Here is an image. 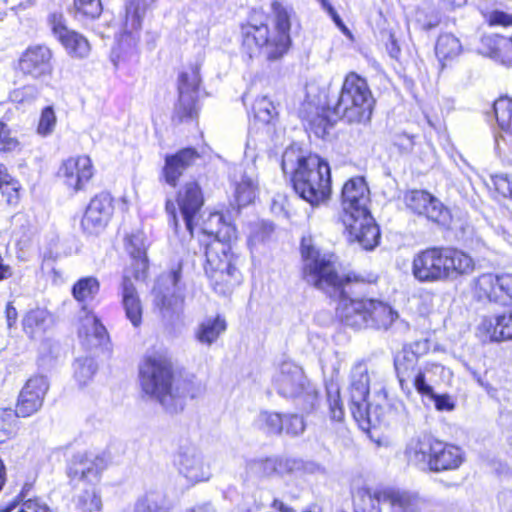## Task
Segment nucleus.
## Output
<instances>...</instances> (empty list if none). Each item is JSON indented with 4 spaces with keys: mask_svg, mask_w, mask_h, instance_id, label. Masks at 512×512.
I'll use <instances>...</instances> for the list:
<instances>
[{
    "mask_svg": "<svg viewBox=\"0 0 512 512\" xmlns=\"http://www.w3.org/2000/svg\"><path fill=\"white\" fill-rule=\"evenodd\" d=\"M205 204L203 189L198 181L184 183L175 193L174 199L165 201V211L175 229L179 226V215L189 235L196 237L203 252L202 264L211 289L219 295H229L244 281L242 259L234 249L238 231L227 222L220 211H211L200 217Z\"/></svg>",
    "mask_w": 512,
    "mask_h": 512,
    "instance_id": "nucleus-1",
    "label": "nucleus"
},
{
    "mask_svg": "<svg viewBox=\"0 0 512 512\" xmlns=\"http://www.w3.org/2000/svg\"><path fill=\"white\" fill-rule=\"evenodd\" d=\"M299 253L301 280L335 301L336 312L346 324L388 329L396 321L398 314L387 303L354 297L378 283L377 273H341L338 256L334 252L322 251L310 235L301 238Z\"/></svg>",
    "mask_w": 512,
    "mask_h": 512,
    "instance_id": "nucleus-2",
    "label": "nucleus"
},
{
    "mask_svg": "<svg viewBox=\"0 0 512 512\" xmlns=\"http://www.w3.org/2000/svg\"><path fill=\"white\" fill-rule=\"evenodd\" d=\"M300 27L294 7L285 0H272L269 10L251 8L238 25L242 57H262L268 63L281 61L293 48V27Z\"/></svg>",
    "mask_w": 512,
    "mask_h": 512,
    "instance_id": "nucleus-3",
    "label": "nucleus"
},
{
    "mask_svg": "<svg viewBox=\"0 0 512 512\" xmlns=\"http://www.w3.org/2000/svg\"><path fill=\"white\" fill-rule=\"evenodd\" d=\"M141 392L163 407L182 410L188 400L202 398L205 385L194 375L182 377L172 357L165 351H155L142 357L138 366Z\"/></svg>",
    "mask_w": 512,
    "mask_h": 512,
    "instance_id": "nucleus-4",
    "label": "nucleus"
},
{
    "mask_svg": "<svg viewBox=\"0 0 512 512\" xmlns=\"http://www.w3.org/2000/svg\"><path fill=\"white\" fill-rule=\"evenodd\" d=\"M376 103L368 80L355 71H349L344 75L335 103L317 106L307 116L308 130L316 137L324 138L338 120L348 124H368Z\"/></svg>",
    "mask_w": 512,
    "mask_h": 512,
    "instance_id": "nucleus-5",
    "label": "nucleus"
},
{
    "mask_svg": "<svg viewBox=\"0 0 512 512\" xmlns=\"http://www.w3.org/2000/svg\"><path fill=\"white\" fill-rule=\"evenodd\" d=\"M339 220L349 242L359 244L364 250L375 249L381 241V231L369 210L370 189L363 176L349 178L340 194Z\"/></svg>",
    "mask_w": 512,
    "mask_h": 512,
    "instance_id": "nucleus-6",
    "label": "nucleus"
},
{
    "mask_svg": "<svg viewBox=\"0 0 512 512\" xmlns=\"http://www.w3.org/2000/svg\"><path fill=\"white\" fill-rule=\"evenodd\" d=\"M470 291L478 303L510 307L484 317L479 329L492 342L512 341V273H482L472 281Z\"/></svg>",
    "mask_w": 512,
    "mask_h": 512,
    "instance_id": "nucleus-7",
    "label": "nucleus"
},
{
    "mask_svg": "<svg viewBox=\"0 0 512 512\" xmlns=\"http://www.w3.org/2000/svg\"><path fill=\"white\" fill-rule=\"evenodd\" d=\"M475 268L473 257L455 246H426L411 259V275L419 283L458 279L473 273Z\"/></svg>",
    "mask_w": 512,
    "mask_h": 512,
    "instance_id": "nucleus-8",
    "label": "nucleus"
},
{
    "mask_svg": "<svg viewBox=\"0 0 512 512\" xmlns=\"http://www.w3.org/2000/svg\"><path fill=\"white\" fill-rule=\"evenodd\" d=\"M369 375L367 372L354 375L349 385V409L358 427L364 432L386 425L398 416L393 399L382 389L374 394L368 403Z\"/></svg>",
    "mask_w": 512,
    "mask_h": 512,
    "instance_id": "nucleus-9",
    "label": "nucleus"
},
{
    "mask_svg": "<svg viewBox=\"0 0 512 512\" xmlns=\"http://www.w3.org/2000/svg\"><path fill=\"white\" fill-rule=\"evenodd\" d=\"M405 455L409 464L433 474L454 472L466 460L460 446L431 433L413 438L406 446Z\"/></svg>",
    "mask_w": 512,
    "mask_h": 512,
    "instance_id": "nucleus-10",
    "label": "nucleus"
},
{
    "mask_svg": "<svg viewBox=\"0 0 512 512\" xmlns=\"http://www.w3.org/2000/svg\"><path fill=\"white\" fill-rule=\"evenodd\" d=\"M290 181L295 193L311 206H319L332 193L330 165L317 153L308 152L296 157Z\"/></svg>",
    "mask_w": 512,
    "mask_h": 512,
    "instance_id": "nucleus-11",
    "label": "nucleus"
},
{
    "mask_svg": "<svg viewBox=\"0 0 512 512\" xmlns=\"http://www.w3.org/2000/svg\"><path fill=\"white\" fill-rule=\"evenodd\" d=\"M54 62L55 54L50 46L33 44L20 54L14 69L24 78L40 80L47 87L54 88L65 78L63 67H55Z\"/></svg>",
    "mask_w": 512,
    "mask_h": 512,
    "instance_id": "nucleus-12",
    "label": "nucleus"
},
{
    "mask_svg": "<svg viewBox=\"0 0 512 512\" xmlns=\"http://www.w3.org/2000/svg\"><path fill=\"white\" fill-rule=\"evenodd\" d=\"M202 78L196 63L185 67L177 79V100L174 103L172 121L177 124L197 121Z\"/></svg>",
    "mask_w": 512,
    "mask_h": 512,
    "instance_id": "nucleus-13",
    "label": "nucleus"
},
{
    "mask_svg": "<svg viewBox=\"0 0 512 512\" xmlns=\"http://www.w3.org/2000/svg\"><path fill=\"white\" fill-rule=\"evenodd\" d=\"M404 204L413 214L423 217L442 230H450L454 223L451 209L424 189H411L404 193Z\"/></svg>",
    "mask_w": 512,
    "mask_h": 512,
    "instance_id": "nucleus-14",
    "label": "nucleus"
},
{
    "mask_svg": "<svg viewBox=\"0 0 512 512\" xmlns=\"http://www.w3.org/2000/svg\"><path fill=\"white\" fill-rule=\"evenodd\" d=\"M96 175V167L88 154L70 155L62 159L55 172L57 181L70 193L86 190Z\"/></svg>",
    "mask_w": 512,
    "mask_h": 512,
    "instance_id": "nucleus-15",
    "label": "nucleus"
},
{
    "mask_svg": "<svg viewBox=\"0 0 512 512\" xmlns=\"http://www.w3.org/2000/svg\"><path fill=\"white\" fill-rule=\"evenodd\" d=\"M394 367L399 386L405 395L412 390L430 393L431 385L426 382L425 371L419 365V355L410 347H403L394 358Z\"/></svg>",
    "mask_w": 512,
    "mask_h": 512,
    "instance_id": "nucleus-16",
    "label": "nucleus"
},
{
    "mask_svg": "<svg viewBox=\"0 0 512 512\" xmlns=\"http://www.w3.org/2000/svg\"><path fill=\"white\" fill-rule=\"evenodd\" d=\"M117 200L109 191L94 194L80 219V228L88 236H98L110 224Z\"/></svg>",
    "mask_w": 512,
    "mask_h": 512,
    "instance_id": "nucleus-17",
    "label": "nucleus"
},
{
    "mask_svg": "<svg viewBox=\"0 0 512 512\" xmlns=\"http://www.w3.org/2000/svg\"><path fill=\"white\" fill-rule=\"evenodd\" d=\"M110 464L109 457L103 453L92 455L88 452L74 453L66 463V475L70 483L77 485H95L100 482L102 473Z\"/></svg>",
    "mask_w": 512,
    "mask_h": 512,
    "instance_id": "nucleus-18",
    "label": "nucleus"
},
{
    "mask_svg": "<svg viewBox=\"0 0 512 512\" xmlns=\"http://www.w3.org/2000/svg\"><path fill=\"white\" fill-rule=\"evenodd\" d=\"M48 24L51 32L64 48L67 55L72 59L85 60L92 51V46L88 38L77 30L70 29L62 13L54 12L48 16Z\"/></svg>",
    "mask_w": 512,
    "mask_h": 512,
    "instance_id": "nucleus-19",
    "label": "nucleus"
},
{
    "mask_svg": "<svg viewBox=\"0 0 512 512\" xmlns=\"http://www.w3.org/2000/svg\"><path fill=\"white\" fill-rule=\"evenodd\" d=\"M49 389L50 382L43 374L36 373L26 379L15 403L21 418L31 417L41 410Z\"/></svg>",
    "mask_w": 512,
    "mask_h": 512,
    "instance_id": "nucleus-20",
    "label": "nucleus"
},
{
    "mask_svg": "<svg viewBox=\"0 0 512 512\" xmlns=\"http://www.w3.org/2000/svg\"><path fill=\"white\" fill-rule=\"evenodd\" d=\"M259 429L267 435L298 436L304 432L306 424L303 417L296 413L263 411L258 418Z\"/></svg>",
    "mask_w": 512,
    "mask_h": 512,
    "instance_id": "nucleus-21",
    "label": "nucleus"
},
{
    "mask_svg": "<svg viewBox=\"0 0 512 512\" xmlns=\"http://www.w3.org/2000/svg\"><path fill=\"white\" fill-rule=\"evenodd\" d=\"M309 380L304 370L292 362H283L273 379L277 392L286 398H295L303 395L309 387Z\"/></svg>",
    "mask_w": 512,
    "mask_h": 512,
    "instance_id": "nucleus-22",
    "label": "nucleus"
},
{
    "mask_svg": "<svg viewBox=\"0 0 512 512\" xmlns=\"http://www.w3.org/2000/svg\"><path fill=\"white\" fill-rule=\"evenodd\" d=\"M200 157L201 154L194 147L181 148L174 153L167 154L161 170V176L165 183L176 187L184 172L193 166Z\"/></svg>",
    "mask_w": 512,
    "mask_h": 512,
    "instance_id": "nucleus-23",
    "label": "nucleus"
},
{
    "mask_svg": "<svg viewBox=\"0 0 512 512\" xmlns=\"http://www.w3.org/2000/svg\"><path fill=\"white\" fill-rule=\"evenodd\" d=\"M386 505L390 512H422L428 500L418 492L393 486H384Z\"/></svg>",
    "mask_w": 512,
    "mask_h": 512,
    "instance_id": "nucleus-24",
    "label": "nucleus"
},
{
    "mask_svg": "<svg viewBox=\"0 0 512 512\" xmlns=\"http://www.w3.org/2000/svg\"><path fill=\"white\" fill-rule=\"evenodd\" d=\"M351 498L353 512H383V505H386L384 486L356 487Z\"/></svg>",
    "mask_w": 512,
    "mask_h": 512,
    "instance_id": "nucleus-25",
    "label": "nucleus"
},
{
    "mask_svg": "<svg viewBox=\"0 0 512 512\" xmlns=\"http://www.w3.org/2000/svg\"><path fill=\"white\" fill-rule=\"evenodd\" d=\"M481 52L504 64L512 67V34L504 36L500 33L483 35L480 38Z\"/></svg>",
    "mask_w": 512,
    "mask_h": 512,
    "instance_id": "nucleus-26",
    "label": "nucleus"
},
{
    "mask_svg": "<svg viewBox=\"0 0 512 512\" xmlns=\"http://www.w3.org/2000/svg\"><path fill=\"white\" fill-rule=\"evenodd\" d=\"M53 321V314L47 308L37 306L28 309L23 314L21 319L22 331L30 340H35L49 330Z\"/></svg>",
    "mask_w": 512,
    "mask_h": 512,
    "instance_id": "nucleus-27",
    "label": "nucleus"
},
{
    "mask_svg": "<svg viewBox=\"0 0 512 512\" xmlns=\"http://www.w3.org/2000/svg\"><path fill=\"white\" fill-rule=\"evenodd\" d=\"M100 282L95 276L79 278L71 287V294L82 312L92 314V308L100 292Z\"/></svg>",
    "mask_w": 512,
    "mask_h": 512,
    "instance_id": "nucleus-28",
    "label": "nucleus"
},
{
    "mask_svg": "<svg viewBox=\"0 0 512 512\" xmlns=\"http://www.w3.org/2000/svg\"><path fill=\"white\" fill-rule=\"evenodd\" d=\"M154 306L163 319L174 321L179 319L184 311L185 296L178 292H158L154 299Z\"/></svg>",
    "mask_w": 512,
    "mask_h": 512,
    "instance_id": "nucleus-29",
    "label": "nucleus"
},
{
    "mask_svg": "<svg viewBox=\"0 0 512 512\" xmlns=\"http://www.w3.org/2000/svg\"><path fill=\"white\" fill-rule=\"evenodd\" d=\"M463 47L460 40L452 33H441L435 44V54L441 67L451 66L461 55Z\"/></svg>",
    "mask_w": 512,
    "mask_h": 512,
    "instance_id": "nucleus-30",
    "label": "nucleus"
},
{
    "mask_svg": "<svg viewBox=\"0 0 512 512\" xmlns=\"http://www.w3.org/2000/svg\"><path fill=\"white\" fill-rule=\"evenodd\" d=\"M24 188L20 180L9 172L4 163H0V194L8 206L20 203Z\"/></svg>",
    "mask_w": 512,
    "mask_h": 512,
    "instance_id": "nucleus-31",
    "label": "nucleus"
},
{
    "mask_svg": "<svg viewBox=\"0 0 512 512\" xmlns=\"http://www.w3.org/2000/svg\"><path fill=\"white\" fill-rule=\"evenodd\" d=\"M121 296L126 318L134 327H139L143 321V305L135 286H121Z\"/></svg>",
    "mask_w": 512,
    "mask_h": 512,
    "instance_id": "nucleus-32",
    "label": "nucleus"
},
{
    "mask_svg": "<svg viewBox=\"0 0 512 512\" xmlns=\"http://www.w3.org/2000/svg\"><path fill=\"white\" fill-rule=\"evenodd\" d=\"M24 150V143L17 132L4 120L0 119V157L11 159Z\"/></svg>",
    "mask_w": 512,
    "mask_h": 512,
    "instance_id": "nucleus-33",
    "label": "nucleus"
},
{
    "mask_svg": "<svg viewBox=\"0 0 512 512\" xmlns=\"http://www.w3.org/2000/svg\"><path fill=\"white\" fill-rule=\"evenodd\" d=\"M484 23L490 28H512V8L500 2H493L490 7L480 10Z\"/></svg>",
    "mask_w": 512,
    "mask_h": 512,
    "instance_id": "nucleus-34",
    "label": "nucleus"
},
{
    "mask_svg": "<svg viewBox=\"0 0 512 512\" xmlns=\"http://www.w3.org/2000/svg\"><path fill=\"white\" fill-rule=\"evenodd\" d=\"M150 261L148 255L130 256L129 263L123 269L121 286L134 285L136 282H145L149 277Z\"/></svg>",
    "mask_w": 512,
    "mask_h": 512,
    "instance_id": "nucleus-35",
    "label": "nucleus"
},
{
    "mask_svg": "<svg viewBox=\"0 0 512 512\" xmlns=\"http://www.w3.org/2000/svg\"><path fill=\"white\" fill-rule=\"evenodd\" d=\"M103 10L102 0H72L69 12L75 20L93 22L101 17Z\"/></svg>",
    "mask_w": 512,
    "mask_h": 512,
    "instance_id": "nucleus-36",
    "label": "nucleus"
},
{
    "mask_svg": "<svg viewBox=\"0 0 512 512\" xmlns=\"http://www.w3.org/2000/svg\"><path fill=\"white\" fill-rule=\"evenodd\" d=\"M179 465L180 471L193 483L209 479L208 466L197 455H181Z\"/></svg>",
    "mask_w": 512,
    "mask_h": 512,
    "instance_id": "nucleus-37",
    "label": "nucleus"
},
{
    "mask_svg": "<svg viewBox=\"0 0 512 512\" xmlns=\"http://www.w3.org/2000/svg\"><path fill=\"white\" fill-rule=\"evenodd\" d=\"M492 108L499 129L512 137V97L500 95L494 100Z\"/></svg>",
    "mask_w": 512,
    "mask_h": 512,
    "instance_id": "nucleus-38",
    "label": "nucleus"
},
{
    "mask_svg": "<svg viewBox=\"0 0 512 512\" xmlns=\"http://www.w3.org/2000/svg\"><path fill=\"white\" fill-rule=\"evenodd\" d=\"M227 323L223 316L216 315L213 318L203 320L196 331V338L201 343L212 344L226 330Z\"/></svg>",
    "mask_w": 512,
    "mask_h": 512,
    "instance_id": "nucleus-39",
    "label": "nucleus"
},
{
    "mask_svg": "<svg viewBox=\"0 0 512 512\" xmlns=\"http://www.w3.org/2000/svg\"><path fill=\"white\" fill-rule=\"evenodd\" d=\"M171 506L165 494L157 490L145 492L140 496L134 507V512H168Z\"/></svg>",
    "mask_w": 512,
    "mask_h": 512,
    "instance_id": "nucleus-40",
    "label": "nucleus"
},
{
    "mask_svg": "<svg viewBox=\"0 0 512 512\" xmlns=\"http://www.w3.org/2000/svg\"><path fill=\"white\" fill-rule=\"evenodd\" d=\"M144 12L145 9L139 0H128L126 2L122 23L125 33L132 34L141 30Z\"/></svg>",
    "mask_w": 512,
    "mask_h": 512,
    "instance_id": "nucleus-41",
    "label": "nucleus"
},
{
    "mask_svg": "<svg viewBox=\"0 0 512 512\" xmlns=\"http://www.w3.org/2000/svg\"><path fill=\"white\" fill-rule=\"evenodd\" d=\"M75 507L79 512H101L103 509L100 492L95 489H85L78 495Z\"/></svg>",
    "mask_w": 512,
    "mask_h": 512,
    "instance_id": "nucleus-42",
    "label": "nucleus"
},
{
    "mask_svg": "<svg viewBox=\"0 0 512 512\" xmlns=\"http://www.w3.org/2000/svg\"><path fill=\"white\" fill-rule=\"evenodd\" d=\"M252 113L254 118L263 124L270 123L278 115L275 105L267 96H260L254 100Z\"/></svg>",
    "mask_w": 512,
    "mask_h": 512,
    "instance_id": "nucleus-43",
    "label": "nucleus"
},
{
    "mask_svg": "<svg viewBox=\"0 0 512 512\" xmlns=\"http://www.w3.org/2000/svg\"><path fill=\"white\" fill-rule=\"evenodd\" d=\"M21 417L18 408H0V438L2 441L10 439L17 430V419Z\"/></svg>",
    "mask_w": 512,
    "mask_h": 512,
    "instance_id": "nucleus-44",
    "label": "nucleus"
},
{
    "mask_svg": "<svg viewBox=\"0 0 512 512\" xmlns=\"http://www.w3.org/2000/svg\"><path fill=\"white\" fill-rule=\"evenodd\" d=\"M123 245L129 257L148 255V246L145 243V236L140 230L126 233L123 238Z\"/></svg>",
    "mask_w": 512,
    "mask_h": 512,
    "instance_id": "nucleus-45",
    "label": "nucleus"
},
{
    "mask_svg": "<svg viewBox=\"0 0 512 512\" xmlns=\"http://www.w3.org/2000/svg\"><path fill=\"white\" fill-rule=\"evenodd\" d=\"M328 416L334 423H343L345 420V408L340 389L327 392Z\"/></svg>",
    "mask_w": 512,
    "mask_h": 512,
    "instance_id": "nucleus-46",
    "label": "nucleus"
},
{
    "mask_svg": "<svg viewBox=\"0 0 512 512\" xmlns=\"http://www.w3.org/2000/svg\"><path fill=\"white\" fill-rule=\"evenodd\" d=\"M57 124V117L53 106H45L40 112L36 132L42 137L49 136L53 133Z\"/></svg>",
    "mask_w": 512,
    "mask_h": 512,
    "instance_id": "nucleus-47",
    "label": "nucleus"
},
{
    "mask_svg": "<svg viewBox=\"0 0 512 512\" xmlns=\"http://www.w3.org/2000/svg\"><path fill=\"white\" fill-rule=\"evenodd\" d=\"M257 189L250 180L237 183L235 188V200L239 207H245L254 202Z\"/></svg>",
    "mask_w": 512,
    "mask_h": 512,
    "instance_id": "nucleus-48",
    "label": "nucleus"
},
{
    "mask_svg": "<svg viewBox=\"0 0 512 512\" xmlns=\"http://www.w3.org/2000/svg\"><path fill=\"white\" fill-rule=\"evenodd\" d=\"M421 397H427L434 401L435 408L438 411H451L455 404L448 394H436L431 387L430 393H418Z\"/></svg>",
    "mask_w": 512,
    "mask_h": 512,
    "instance_id": "nucleus-49",
    "label": "nucleus"
},
{
    "mask_svg": "<svg viewBox=\"0 0 512 512\" xmlns=\"http://www.w3.org/2000/svg\"><path fill=\"white\" fill-rule=\"evenodd\" d=\"M494 190L504 198L512 199V181L508 175H494L491 178Z\"/></svg>",
    "mask_w": 512,
    "mask_h": 512,
    "instance_id": "nucleus-50",
    "label": "nucleus"
},
{
    "mask_svg": "<svg viewBox=\"0 0 512 512\" xmlns=\"http://www.w3.org/2000/svg\"><path fill=\"white\" fill-rule=\"evenodd\" d=\"M36 485V479L31 478L27 479L21 486L19 492L15 496L16 502H18L19 507L22 506L23 503H26V501H33V500H42L40 497H35L33 495Z\"/></svg>",
    "mask_w": 512,
    "mask_h": 512,
    "instance_id": "nucleus-51",
    "label": "nucleus"
},
{
    "mask_svg": "<svg viewBox=\"0 0 512 512\" xmlns=\"http://www.w3.org/2000/svg\"><path fill=\"white\" fill-rule=\"evenodd\" d=\"M393 144L400 152H408L411 151L415 145V137L405 132L398 133L394 137Z\"/></svg>",
    "mask_w": 512,
    "mask_h": 512,
    "instance_id": "nucleus-52",
    "label": "nucleus"
},
{
    "mask_svg": "<svg viewBox=\"0 0 512 512\" xmlns=\"http://www.w3.org/2000/svg\"><path fill=\"white\" fill-rule=\"evenodd\" d=\"M17 512H53L43 500L26 501Z\"/></svg>",
    "mask_w": 512,
    "mask_h": 512,
    "instance_id": "nucleus-53",
    "label": "nucleus"
},
{
    "mask_svg": "<svg viewBox=\"0 0 512 512\" xmlns=\"http://www.w3.org/2000/svg\"><path fill=\"white\" fill-rule=\"evenodd\" d=\"M318 1L320 2L322 8L332 18V20L336 24V26L339 27L342 31H347V27L345 26L344 22L342 21L341 17L338 15L336 10L333 8V6L327 0H318Z\"/></svg>",
    "mask_w": 512,
    "mask_h": 512,
    "instance_id": "nucleus-54",
    "label": "nucleus"
},
{
    "mask_svg": "<svg viewBox=\"0 0 512 512\" xmlns=\"http://www.w3.org/2000/svg\"><path fill=\"white\" fill-rule=\"evenodd\" d=\"M93 335L100 343H106L109 340V334L105 326L97 317L93 318Z\"/></svg>",
    "mask_w": 512,
    "mask_h": 512,
    "instance_id": "nucleus-55",
    "label": "nucleus"
},
{
    "mask_svg": "<svg viewBox=\"0 0 512 512\" xmlns=\"http://www.w3.org/2000/svg\"><path fill=\"white\" fill-rule=\"evenodd\" d=\"M270 510L267 512H297L296 508L288 505L283 499L274 497L269 505Z\"/></svg>",
    "mask_w": 512,
    "mask_h": 512,
    "instance_id": "nucleus-56",
    "label": "nucleus"
},
{
    "mask_svg": "<svg viewBox=\"0 0 512 512\" xmlns=\"http://www.w3.org/2000/svg\"><path fill=\"white\" fill-rule=\"evenodd\" d=\"M183 268L184 262L181 260L169 271V278L174 287L178 286L182 279Z\"/></svg>",
    "mask_w": 512,
    "mask_h": 512,
    "instance_id": "nucleus-57",
    "label": "nucleus"
},
{
    "mask_svg": "<svg viewBox=\"0 0 512 512\" xmlns=\"http://www.w3.org/2000/svg\"><path fill=\"white\" fill-rule=\"evenodd\" d=\"M5 317L7 326L12 328L16 325L18 320V311L12 302H8L5 307Z\"/></svg>",
    "mask_w": 512,
    "mask_h": 512,
    "instance_id": "nucleus-58",
    "label": "nucleus"
},
{
    "mask_svg": "<svg viewBox=\"0 0 512 512\" xmlns=\"http://www.w3.org/2000/svg\"><path fill=\"white\" fill-rule=\"evenodd\" d=\"M14 276L13 267L8 264L0 253V282L8 280Z\"/></svg>",
    "mask_w": 512,
    "mask_h": 512,
    "instance_id": "nucleus-59",
    "label": "nucleus"
},
{
    "mask_svg": "<svg viewBox=\"0 0 512 512\" xmlns=\"http://www.w3.org/2000/svg\"><path fill=\"white\" fill-rule=\"evenodd\" d=\"M442 7L450 12L456 11L465 7L468 0H438Z\"/></svg>",
    "mask_w": 512,
    "mask_h": 512,
    "instance_id": "nucleus-60",
    "label": "nucleus"
},
{
    "mask_svg": "<svg viewBox=\"0 0 512 512\" xmlns=\"http://www.w3.org/2000/svg\"><path fill=\"white\" fill-rule=\"evenodd\" d=\"M386 49L391 56V58L398 59L401 49L397 43V40L393 37V35L390 36L389 43L386 46Z\"/></svg>",
    "mask_w": 512,
    "mask_h": 512,
    "instance_id": "nucleus-61",
    "label": "nucleus"
},
{
    "mask_svg": "<svg viewBox=\"0 0 512 512\" xmlns=\"http://www.w3.org/2000/svg\"><path fill=\"white\" fill-rule=\"evenodd\" d=\"M442 23V17L440 15H436L433 19H427L423 23V29L431 30L438 27Z\"/></svg>",
    "mask_w": 512,
    "mask_h": 512,
    "instance_id": "nucleus-62",
    "label": "nucleus"
},
{
    "mask_svg": "<svg viewBox=\"0 0 512 512\" xmlns=\"http://www.w3.org/2000/svg\"><path fill=\"white\" fill-rule=\"evenodd\" d=\"M302 512H323V508L317 503H311Z\"/></svg>",
    "mask_w": 512,
    "mask_h": 512,
    "instance_id": "nucleus-63",
    "label": "nucleus"
},
{
    "mask_svg": "<svg viewBox=\"0 0 512 512\" xmlns=\"http://www.w3.org/2000/svg\"><path fill=\"white\" fill-rule=\"evenodd\" d=\"M18 504L14 499L12 502L8 503L5 507L0 509V512H11Z\"/></svg>",
    "mask_w": 512,
    "mask_h": 512,
    "instance_id": "nucleus-64",
    "label": "nucleus"
}]
</instances>
